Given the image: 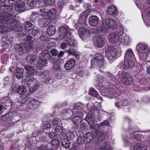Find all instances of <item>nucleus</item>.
Returning a JSON list of instances; mask_svg holds the SVG:
<instances>
[{
	"label": "nucleus",
	"instance_id": "17",
	"mask_svg": "<svg viewBox=\"0 0 150 150\" xmlns=\"http://www.w3.org/2000/svg\"><path fill=\"white\" fill-rule=\"evenodd\" d=\"M31 16L33 17H35V19L38 20L39 24L41 26H45L49 24L50 22V20L48 19L47 17L39 16V15Z\"/></svg>",
	"mask_w": 150,
	"mask_h": 150
},
{
	"label": "nucleus",
	"instance_id": "62",
	"mask_svg": "<svg viewBox=\"0 0 150 150\" xmlns=\"http://www.w3.org/2000/svg\"><path fill=\"white\" fill-rule=\"evenodd\" d=\"M51 143L53 146H57L59 144V141L57 139H54L52 140Z\"/></svg>",
	"mask_w": 150,
	"mask_h": 150
},
{
	"label": "nucleus",
	"instance_id": "40",
	"mask_svg": "<svg viewBox=\"0 0 150 150\" xmlns=\"http://www.w3.org/2000/svg\"><path fill=\"white\" fill-rule=\"evenodd\" d=\"M24 70L22 68L18 67L16 72V76L18 79L21 78L23 75Z\"/></svg>",
	"mask_w": 150,
	"mask_h": 150
},
{
	"label": "nucleus",
	"instance_id": "11",
	"mask_svg": "<svg viewBox=\"0 0 150 150\" xmlns=\"http://www.w3.org/2000/svg\"><path fill=\"white\" fill-rule=\"evenodd\" d=\"M58 33L61 39H63L64 40L67 37H70L71 32L69 28L67 26L61 27L59 28Z\"/></svg>",
	"mask_w": 150,
	"mask_h": 150
},
{
	"label": "nucleus",
	"instance_id": "10",
	"mask_svg": "<svg viewBox=\"0 0 150 150\" xmlns=\"http://www.w3.org/2000/svg\"><path fill=\"white\" fill-rule=\"evenodd\" d=\"M141 137L140 135L135 132L132 134H130L129 136L126 135H124L123 136V139L126 146L129 145L130 144L134 142V139L139 140H141Z\"/></svg>",
	"mask_w": 150,
	"mask_h": 150
},
{
	"label": "nucleus",
	"instance_id": "21",
	"mask_svg": "<svg viewBox=\"0 0 150 150\" xmlns=\"http://www.w3.org/2000/svg\"><path fill=\"white\" fill-rule=\"evenodd\" d=\"M13 113L10 112L5 115L2 116L1 117L2 119L4 121H7L6 122L8 124V125H13L15 122L13 119Z\"/></svg>",
	"mask_w": 150,
	"mask_h": 150
},
{
	"label": "nucleus",
	"instance_id": "16",
	"mask_svg": "<svg viewBox=\"0 0 150 150\" xmlns=\"http://www.w3.org/2000/svg\"><path fill=\"white\" fill-rule=\"evenodd\" d=\"M122 75V82L126 85L132 83L133 82V79L131 76L127 73L122 71H119L118 75Z\"/></svg>",
	"mask_w": 150,
	"mask_h": 150
},
{
	"label": "nucleus",
	"instance_id": "42",
	"mask_svg": "<svg viewBox=\"0 0 150 150\" xmlns=\"http://www.w3.org/2000/svg\"><path fill=\"white\" fill-rule=\"evenodd\" d=\"M142 15L146 24L148 27H150V19L149 18V17H146L145 12L143 11L142 12Z\"/></svg>",
	"mask_w": 150,
	"mask_h": 150
},
{
	"label": "nucleus",
	"instance_id": "53",
	"mask_svg": "<svg viewBox=\"0 0 150 150\" xmlns=\"http://www.w3.org/2000/svg\"><path fill=\"white\" fill-rule=\"evenodd\" d=\"M143 64L146 67H147V72L150 75V61H146L144 62Z\"/></svg>",
	"mask_w": 150,
	"mask_h": 150
},
{
	"label": "nucleus",
	"instance_id": "55",
	"mask_svg": "<svg viewBox=\"0 0 150 150\" xmlns=\"http://www.w3.org/2000/svg\"><path fill=\"white\" fill-rule=\"evenodd\" d=\"M140 9L141 10V12L143 11L145 12L146 17H150V8H148V10L146 11L145 8V6H144L143 8Z\"/></svg>",
	"mask_w": 150,
	"mask_h": 150
},
{
	"label": "nucleus",
	"instance_id": "61",
	"mask_svg": "<svg viewBox=\"0 0 150 150\" xmlns=\"http://www.w3.org/2000/svg\"><path fill=\"white\" fill-rule=\"evenodd\" d=\"M59 119L55 118L54 120L52 122V125L54 126L57 125L59 122Z\"/></svg>",
	"mask_w": 150,
	"mask_h": 150
},
{
	"label": "nucleus",
	"instance_id": "14",
	"mask_svg": "<svg viewBox=\"0 0 150 150\" xmlns=\"http://www.w3.org/2000/svg\"><path fill=\"white\" fill-rule=\"evenodd\" d=\"M88 14L87 11H85L81 14L79 16V20L78 21V23H75V25L76 28H77L79 25L83 26L86 25V20Z\"/></svg>",
	"mask_w": 150,
	"mask_h": 150
},
{
	"label": "nucleus",
	"instance_id": "1",
	"mask_svg": "<svg viewBox=\"0 0 150 150\" xmlns=\"http://www.w3.org/2000/svg\"><path fill=\"white\" fill-rule=\"evenodd\" d=\"M86 120L92 130L96 133L98 142H102L105 138V133L104 132V127L105 126L108 125L109 122L105 120L100 124H96L95 118L90 115L87 116Z\"/></svg>",
	"mask_w": 150,
	"mask_h": 150
},
{
	"label": "nucleus",
	"instance_id": "30",
	"mask_svg": "<svg viewBox=\"0 0 150 150\" xmlns=\"http://www.w3.org/2000/svg\"><path fill=\"white\" fill-rule=\"evenodd\" d=\"M50 56L49 52L47 50H44L42 51L39 56V59H44L47 60L50 59Z\"/></svg>",
	"mask_w": 150,
	"mask_h": 150
},
{
	"label": "nucleus",
	"instance_id": "41",
	"mask_svg": "<svg viewBox=\"0 0 150 150\" xmlns=\"http://www.w3.org/2000/svg\"><path fill=\"white\" fill-rule=\"evenodd\" d=\"M108 97L110 98H112L116 97L118 95L117 93L112 89H110L107 94Z\"/></svg>",
	"mask_w": 150,
	"mask_h": 150
},
{
	"label": "nucleus",
	"instance_id": "8",
	"mask_svg": "<svg viewBox=\"0 0 150 150\" xmlns=\"http://www.w3.org/2000/svg\"><path fill=\"white\" fill-rule=\"evenodd\" d=\"M104 63L103 58L99 53L96 54L91 61V66L98 68L103 66Z\"/></svg>",
	"mask_w": 150,
	"mask_h": 150
},
{
	"label": "nucleus",
	"instance_id": "38",
	"mask_svg": "<svg viewBox=\"0 0 150 150\" xmlns=\"http://www.w3.org/2000/svg\"><path fill=\"white\" fill-rule=\"evenodd\" d=\"M75 135L74 132L72 131H69L66 132L65 137L67 140H71L75 137Z\"/></svg>",
	"mask_w": 150,
	"mask_h": 150
},
{
	"label": "nucleus",
	"instance_id": "54",
	"mask_svg": "<svg viewBox=\"0 0 150 150\" xmlns=\"http://www.w3.org/2000/svg\"><path fill=\"white\" fill-rule=\"evenodd\" d=\"M85 141V137L83 135L79 137L78 138L77 143L79 145L83 144Z\"/></svg>",
	"mask_w": 150,
	"mask_h": 150
},
{
	"label": "nucleus",
	"instance_id": "15",
	"mask_svg": "<svg viewBox=\"0 0 150 150\" xmlns=\"http://www.w3.org/2000/svg\"><path fill=\"white\" fill-rule=\"evenodd\" d=\"M29 78L30 77L27 75V78L26 79L27 81V84L30 89H32L33 91L38 88V82L33 78L29 79Z\"/></svg>",
	"mask_w": 150,
	"mask_h": 150
},
{
	"label": "nucleus",
	"instance_id": "2",
	"mask_svg": "<svg viewBox=\"0 0 150 150\" xmlns=\"http://www.w3.org/2000/svg\"><path fill=\"white\" fill-rule=\"evenodd\" d=\"M124 59V62H121L117 66L118 68L121 70L127 69L133 66L136 59L132 49L129 48L126 50L125 53Z\"/></svg>",
	"mask_w": 150,
	"mask_h": 150
},
{
	"label": "nucleus",
	"instance_id": "6",
	"mask_svg": "<svg viewBox=\"0 0 150 150\" xmlns=\"http://www.w3.org/2000/svg\"><path fill=\"white\" fill-rule=\"evenodd\" d=\"M56 11L54 9L50 10L48 13L46 11L45 9H40V13L35 12H33L32 14V16L39 15V16L47 17L48 19L51 20L54 19L56 16Z\"/></svg>",
	"mask_w": 150,
	"mask_h": 150
},
{
	"label": "nucleus",
	"instance_id": "35",
	"mask_svg": "<svg viewBox=\"0 0 150 150\" xmlns=\"http://www.w3.org/2000/svg\"><path fill=\"white\" fill-rule=\"evenodd\" d=\"M47 61L44 59H40V60L36 64L37 68L39 70L41 69L43 67L47 66Z\"/></svg>",
	"mask_w": 150,
	"mask_h": 150
},
{
	"label": "nucleus",
	"instance_id": "23",
	"mask_svg": "<svg viewBox=\"0 0 150 150\" xmlns=\"http://www.w3.org/2000/svg\"><path fill=\"white\" fill-rule=\"evenodd\" d=\"M132 41L131 38L127 35L124 33L122 37L121 38L119 43H122L125 45H129Z\"/></svg>",
	"mask_w": 150,
	"mask_h": 150
},
{
	"label": "nucleus",
	"instance_id": "36",
	"mask_svg": "<svg viewBox=\"0 0 150 150\" xmlns=\"http://www.w3.org/2000/svg\"><path fill=\"white\" fill-rule=\"evenodd\" d=\"M13 39L10 36H4L2 37V41L6 44L10 45L13 42Z\"/></svg>",
	"mask_w": 150,
	"mask_h": 150
},
{
	"label": "nucleus",
	"instance_id": "33",
	"mask_svg": "<svg viewBox=\"0 0 150 150\" xmlns=\"http://www.w3.org/2000/svg\"><path fill=\"white\" fill-rule=\"evenodd\" d=\"M75 61L73 59H70L65 64V67L67 70H70L75 65Z\"/></svg>",
	"mask_w": 150,
	"mask_h": 150
},
{
	"label": "nucleus",
	"instance_id": "28",
	"mask_svg": "<svg viewBox=\"0 0 150 150\" xmlns=\"http://www.w3.org/2000/svg\"><path fill=\"white\" fill-rule=\"evenodd\" d=\"M107 11L108 14L114 16L117 14V9L114 5H111L107 7Z\"/></svg>",
	"mask_w": 150,
	"mask_h": 150
},
{
	"label": "nucleus",
	"instance_id": "34",
	"mask_svg": "<svg viewBox=\"0 0 150 150\" xmlns=\"http://www.w3.org/2000/svg\"><path fill=\"white\" fill-rule=\"evenodd\" d=\"M22 26L23 29L27 31L32 30L34 28V25L30 22H24Z\"/></svg>",
	"mask_w": 150,
	"mask_h": 150
},
{
	"label": "nucleus",
	"instance_id": "32",
	"mask_svg": "<svg viewBox=\"0 0 150 150\" xmlns=\"http://www.w3.org/2000/svg\"><path fill=\"white\" fill-rule=\"evenodd\" d=\"M18 4L15 7L16 10L18 11L22 12L25 11V3L24 1L18 2Z\"/></svg>",
	"mask_w": 150,
	"mask_h": 150
},
{
	"label": "nucleus",
	"instance_id": "3",
	"mask_svg": "<svg viewBox=\"0 0 150 150\" xmlns=\"http://www.w3.org/2000/svg\"><path fill=\"white\" fill-rule=\"evenodd\" d=\"M0 15V22L3 24H10V29L13 30H16L18 27V23L15 20V17L13 14L4 12Z\"/></svg>",
	"mask_w": 150,
	"mask_h": 150
},
{
	"label": "nucleus",
	"instance_id": "50",
	"mask_svg": "<svg viewBox=\"0 0 150 150\" xmlns=\"http://www.w3.org/2000/svg\"><path fill=\"white\" fill-rule=\"evenodd\" d=\"M100 148L101 149H106V150L111 149L110 145V143L105 142L103 143L102 145L100 146Z\"/></svg>",
	"mask_w": 150,
	"mask_h": 150
},
{
	"label": "nucleus",
	"instance_id": "19",
	"mask_svg": "<svg viewBox=\"0 0 150 150\" xmlns=\"http://www.w3.org/2000/svg\"><path fill=\"white\" fill-rule=\"evenodd\" d=\"M78 33L80 37L82 39L88 38L91 35L90 30L83 27H80L79 28Z\"/></svg>",
	"mask_w": 150,
	"mask_h": 150
},
{
	"label": "nucleus",
	"instance_id": "29",
	"mask_svg": "<svg viewBox=\"0 0 150 150\" xmlns=\"http://www.w3.org/2000/svg\"><path fill=\"white\" fill-rule=\"evenodd\" d=\"M25 68L27 71V73L25 75L27 76V75L30 77V76L34 75L35 74V70L34 67L26 65L25 66Z\"/></svg>",
	"mask_w": 150,
	"mask_h": 150
},
{
	"label": "nucleus",
	"instance_id": "4",
	"mask_svg": "<svg viewBox=\"0 0 150 150\" xmlns=\"http://www.w3.org/2000/svg\"><path fill=\"white\" fill-rule=\"evenodd\" d=\"M136 48L140 61L145 59L150 53V48L146 43H140L137 45Z\"/></svg>",
	"mask_w": 150,
	"mask_h": 150
},
{
	"label": "nucleus",
	"instance_id": "59",
	"mask_svg": "<svg viewBox=\"0 0 150 150\" xmlns=\"http://www.w3.org/2000/svg\"><path fill=\"white\" fill-rule=\"evenodd\" d=\"M67 1V0L65 2H64V0H60L57 3L58 7L59 8H62L64 6V4L66 3Z\"/></svg>",
	"mask_w": 150,
	"mask_h": 150
},
{
	"label": "nucleus",
	"instance_id": "58",
	"mask_svg": "<svg viewBox=\"0 0 150 150\" xmlns=\"http://www.w3.org/2000/svg\"><path fill=\"white\" fill-rule=\"evenodd\" d=\"M51 127L50 123L48 122L46 123L45 122L43 123V125L42 126V128L43 129L46 130L49 129Z\"/></svg>",
	"mask_w": 150,
	"mask_h": 150
},
{
	"label": "nucleus",
	"instance_id": "64",
	"mask_svg": "<svg viewBox=\"0 0 150 150\" xmlns=\"http://www.w3.org/2000/svg\"><path fill=\"white\" fill-rule=\"evenodd\" d=\"M50 53L52 55L56 56L57 55L58 53V51L56 50L52 49L51 50Z\"/></svg>",
	"mask_w": 150,
	"mask_h": 150
},
{
	"label": "nucleus",
	"instance_id": "44",
	"mask_svg": "<svg viewBox=\"0 0 150 150\" xmlns=\"http://www.w3.org/2000/svg\"><path fill=\"white\" fill-rule=\"evenodd\" d=\"M93 135L91 132L87 133L85 137V141L86 143L91 142L93 139Z\"/></svg>",
	"mask_w": 150,
	"mask_h": 150
},
{
	"label": "nucleus",
	"instance_id": "43",
	"mask_svg": "<svg viewBox=\"0 0 150 150\" xmlns=\"http://www.w3.org/2000/svg\"><path fill=\"white\" fill-rule=\"evenodd\" d=\"M55 28L53 26L48 27L47 31V34L50 36L53 35L55 33Z\"/></svg>",
	"mask_w": 150,
	"mask_h": 150
},
{
	"label": "nucleus",
	"instance_id": "27",
	"mask_svg": "<svg viewBox=\"0 0 150 150\" xmlns=\"http://www.w3.org/2000/svg\"><path fill=\"white\" fill-rule=\"evenodd\" d=\"M99 18L96 16H92L89 18V23L91 26H96L99 22Z\"/></svg>",
	"mask_w": 150,
	"mask_h": 150
},
{
	"label": "nucleus",
	"instance_id": "25",
	"mask_svg": "<svg viewBox=\"0 0 150 150\" xmlns=\"http://www.w3.org/2000/svg\"><path fill=\"white\" fill-rule=\"evenodd\" d=\"M136 5L140 9H142L144 6H146V4H150V1L149 0H136L135 1Z\"/></svg>",
	"mask_w": 150,
	"mask_h": 150
},
{
	"label": "nucleus",
	"instance_id": "57",
	"mask_svg": "<svg viewBox=\"0 0 150 150\" xmlns=\"http://www.w3.org/2000/svg\"><path fill=\"white\" fill-rule=\"evenodd\" d=\"M38 150H53L52 149H49L46 144L41 145Z\"/></svg>",
	"mask_w": 150,
	"mask_h": 150
},
{
	"label": "nucleus",
	"instance_id": "22",
	"mask_svg": "<svg viewBox=\"0 0 150 150\" xmlns=\"http://www.w3.org/2000/svg\"><path fill=\"white\" fill-rule=\"evenodd\" d=\"M14 47L17 52H21L23 53H26L28 50V47L25 44L22 43H21L19 45H15Z\"/></svg>",
	"mask_w": 150,
	"mask_h": 150
},
{
	"label": "nucleus",
	"instance_id": "39",
	"mask_svg": "<svg viewBox=\"0 0 150 150\" xmlns=\"http://www.w3.org/2000/svg\"><path fill=\"white\" fill-rule=\"evenodd\" d=\"M64 41L67 43V45H69L73 46L76 44V42L74 40V38L70 35V37H67L64 40Z\"/></svg>",
	"mask_w": 150,
	"mask_h": 150
},
{
	"label": "nucleus",
	"instance_id": "31",
	"mask_svg": "<svg viewBox=\"0 0 150 150\" xmlns=\"http://www.w3.org/2000/svg\"><path fill=\"white\" fill-rule=\"evenodd\" d=\"M130 150H148L144 144H137L131 148Z\"/></svg>",
	"mask_w": 150,
	"mask_h": 150
},
{
	"label": "nucleus",
	"instance_id": "24",
	"mask_svg": "<svg viewBox=\"0 0 150 150\" xmlns=\"http://www.w3.org/2000/svg\"><path fill=\"white\" fill-rule=\"evenodd\" d=\"M13 90L19 94H25L27 92V89L25 86H19L18 84L15 85Z\"/></svg>",
	"mask_w": 150,
	"mask_h": 150
},
{
	"label": "nucleus",
	"instance_id": "20",
	"mask_svg": "<svg viewBox=\"0 0 150 150\" xmlns=\"http://www.w3.org/2000/svg\"><path fill=\"white\" fill-rule=\"evenodd\" d=\"M81 109V108H79L78 110L76 109H74L73 111V112H75L76 113L77 116L73 117V120L75 124L77 125H79L81 121V116H83V114L82 112V109H81V111H79V110Z\"/></svg>",
	"mask_w": 150,
	"mask_h": 150
},
{
	"label": "nucleus",
	"instance_id": "13",
	"mask_svg": "<svg viewBox=\"0 0 150 150\" xmlns=\"http://www.w3.org/2000/svg\"><path fill=\"white\" fill-rule=\"evenodd\" d=\"M25 103L28 104L27 108L30 110H34L37 108L39 104V102L34 99L31 100V98H25Z\"/></svg>",
	"mask_w": 150,
	"mask_h": 150
},
{
	"label": "nucleus",
	"instance_id": "5",
	"mask_svg": "<svg viewBox=\"0 0 150 150\" xmlns=\"http://www.w3.org/2000/svg\"><path fill=\"white\" fill-rule=\"evenodd\" d=\"M121 52V47H118L115 48L113 46H109L106 52V55L109 60H112L120 56Z\"/></svg>",
	"mask_w": 150,
	"mask_h": 150
},
{
	"label": "nucleus",
	"instance_id": "63",
	"mask_svg": "<svg viewBox=\"0 0 150 150\" xmlns=\"http://www.w3.org/2000/svg\"><path fill=\"white\" fill-rule=\"evenodd\" d=\"M36 74L37 76H44V77L47 74V73L46 72H39L38 71H36Z\"/></svg>",
	"mask_w": 150,
	"mask_h": 150
},
{
	"label": "nucleus",
	"instance_id": "37",
	"mask_svg": "<svg viewBox=\"0 0 150 150\" xmlns=\"http://www.w3.org/2000/svg\"><path fill=\"white\" fill-rule=\"evenodd\" d=\"M66 52L68 53L69 55H72L74 56H78L80 55V53L79 52L73 49H68Z\"/></svg>",
	"mask_w": 150,
	"mask_h": 150
},
{
	"label": "nucleus",
	"instance_id": "51",
	"mask_svg": "<svg viewBox=\"0 0 150 150\" xmlns=\"http://www.w3.org/2000/svg\"><path fill=\"white\" fill-rule=\"evenodd\" d=\"M62 145L63 147H65L66 149H68L69 147V140L67 139L66 140L64 139L62 140Z\"/></svg>",
	"mask_w": 150,
	"mask_h": 150
},
{
	"label": "nucleus",
	"instance_id": "52",
	"mask_svg": "<svg viewBox=\"0 0 150 150\" xmlns=\"http://www.w3.org/2000/svg\"><path fill=\"white\" fill-rule=\"evenodd\" d=\"M105 79L102 76L101 77L98 78L97 81V84L98 86L99 87H101L103 86V81H104Z\"/></svg>",
	"mask_w": 150,
	"mask_h": 150
},
{
	"label": "nucleus",
	"instance_id": "56",
	"mask_svg": "<svg viewBox=\"0 0 150 150\" xmlns=\"http://www.w3.org/2000/svg\"><path fill=\"white\" fill-rule=\"evenodd\" d=\"M2 102L6 104L7 105H6V106H9V104L11 103V101L9 98L7 97H5L4 99L2 100Z\"/></svg>",
	"mask_w": 150,
	"mask_h": 150
},
{
	"label": "nucleus",
	"instance_id": "48",
	"mask_svg": "<svg viewBox=\"0 0 150 150\" xmlns=\"http://www.w3.org/2000/svg\"><path fill=\"white\" fill-rule=\"evenodd\" d=\"M90 94L92 96L96 97L97 98L101 99L102 98L98 95V93L93 88H91L89 90Z\"/></svg>",
	"mask_w": 150,
	"mask_h": 150
},
{
	"label": "nucleus",
	"instance_id": "12",
	"mask_svg": "<svg viewBox=\"0 0 150 150\" xmlns=\"http://www.w3.org/2000/svg\"><path fill=\"white\" fill-rule=\"evenodd\" d=\"M8 3L7 5H3L1 6L0 11L4 12H10L13 11V6L18 4L17 1L15 0H7L6 1Z\"/></svg>",
	"mask_w": 150,
	"mask_h": 150
},
{
	"label": "nucleus",
	"instance_id": "46",
	"mask_svg": "<svg viewBox=\"0 0 150 150\" xmlns=\"http://www.w3.org/2000/svg\"><path fill=\"white\" fill-rule=\"evenodd\" d=\"M35 4V1L34 0H28L27 2V10L33 8Z\"/></svg>",
	"mask_w": 150,
	"mask_h": 150
},
{
	"label": "nucleus",
	"instance_id": "47",
	"mask_svg": "<svg viewBox=\"0 0 150 150\" xmlns=\"http://www.w3.org/2000/svg\"><path fill=\"white\" fill-rule=\"evenodd\" d=\"M36 59L35 57L33 54H28V55L26 60L29 64H32V63L35 61Z\"/></svg>",
	"mask_w": 150,
	"mask_h": 150
},
{
	"label": "nucleus",
	"instance_id": "49",
	"mask_svg": "<svg viewBox=\"0 0 150 150\" xmlns=\"http://www.w3.org/2000/svg\"><path fill=\"white\" fill-rule=\"evenodd\" d=\"M8 27L4 25H0V34H3L5 32H8Z\"/></svg>",
	"mask_w": 150,
	"mask_h": 150
},
{
	"label": "nucleus",
	"instance_id": "26",
	"mask_svg": "<svg viewBox=\"0 0 150 150\" xmlns=\"http://www.w3.org/2000/svg\"><path fill=\"white\" fill-rule=\"evenodd\" d=\"M55 130L56 135L58 138H62L63 137L64 130H65L62 127L57 126L55 128Z\"/></svg>",
	"mask_w": 150,
	"mask_h": 150
},
{
	"label": "nucleus",
	"instance_id": "9",
	"mask_svg": "<svg viewBox=\"0 0 150 150\" xmlns=\"http://www.w3.org/2000/svg\"><path fill=\"white\" fill-rule=\"evenodd\" d=\"M123 34L124 32L122 31L111 33L108 36L109 41L113 44H115L117 42L119 43L121 38L122 37Z\"/></svg>",
	"mask_w": 150,
	"mask_h": 150
},
{
	"label": "nucleus",
	"instance_id": "60",
	"mask_svg": "<svg viewBox=\"0 0 150 150\" xmlns=\"http://www.w3.org/2000/svg\"><path fill=\"white\" fill-rule=\"evenodd\" d=\"M56 0H45L44 3L47 5H51L54 3Z\"/></svg>",
	"mask_w": 150,
	"mask_h": 150
},
{
	"label": "nucleus",
	"instance_id": "7",
	"mask_svg": "<svg viewBox=\"0 0 150 150\" xmlns=\"http://www.w3.org/2000/svg\"><path fill=\"white\" fill-rule=\"evenodd\" d=\"M117 25L115 21L112 19H107L102 21L101 31L103 32H106L109 28L115 30L117 28Z\"/></svg>",
	"mask_w": 150,
	"mask_h": 150
},
{
	"label": "nucleus",
	"instance_id": "45",
	"mask_svg": "<svg viewBox=\"0 0 150 150\" xmlns=\"http://www.w3.org/2000/svg\"><path fill=\"white\" fill-rule=\"evenodd\" d=\"M104 75L107 79L113 81L115 79V76L109 72H104Z\"/></svg>",
	"mask_w": 150,
	"mask_h": 150
},
{
	"label": "nucleus",
	"instance_id": "18",
	"mask_svg": "<svg viewBox=\"0 0 150 150\" xmlns=\"http://www.w3.org/2000/svg\"><path fill=\"white\" fill-rule=\"evenodd\" d=\"M93 43L94 45L98 47H103L105 45V40L101 36L96 35L93 37Z\"/></svg>",
	"mask_w": 150,
	"mask_h": 150
}]
</instances>
